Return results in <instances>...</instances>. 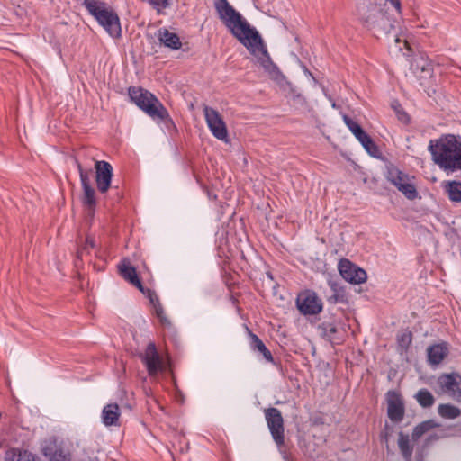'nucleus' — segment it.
Listing matches in <instances>:
<instances>
[{"label":"nucleus","instance_id":"obj_1","mask_svg":"<svg viewBox=\"0 0 461 461\" xmlns=\"http://www.w3.org/2000/svg\"><path fill=\"white\" fill-rule=\"evenodd\" d=\"M215 9L228 30L255 57L256 63L264 72L277 83L283 80L284 77L278 68L271 60L258 32L251 27L247 20L227 0H217Z\"/></svg>","mask_w":461,"mask_h":461},{"label":"nucleus","instance_id":"obj_2","mask_svg":"<svg viewBox=\"0 0 461 461\" xmlns=\"http://www.w3.org/2000/svg\"><path fill=\"white\" fill-rule=\"evenodd\" d=\"M429 151L432 160L447 175L461 170V137L454 134L442 135L431 140Z\"/></svg>","mask_w":461,"mask_h":461},{"label":"nucleus","instance_id":"obj_3","mask_svg":"<svg viewBox=\"0 0 461 461\" xmlns=\"http://www.w3.org/2000/svg\"><path fill=\"white\" fill-rule=\"evenodd\" d=\"M84 6L98 23L113 38L122 36L120 19L117 14L100 0H84Z\"/></svg>","mask_w":461,"mask_h":461},{"label":"nucleus","instance_id":"obj_4","mask_svg":"<svg viewBox=\"0 0 461 461\" xmlns=\"http://www.w3.org/2000/svg\"><path fill=\"white\" fill-rule=\"evenodd\" d=\"M131 100L152 120L160 122L168 118V112L161 102L149 91L140 87H130Z\"/></svg>","mask_w":461,"mask_h":461},{"label":"nucleus","instance_id":"obj_5","mask_svg":"<svg viewBox=\"0 0 461 461\" xmlns=\"http://www.w3.org/2000/svg\"><path fill=\"white\" fill-rule=\"evenodd\" d=\"M265 419L279 453L282 455L284 461H288L287 447L285 443L284 435V420L281 412L276 408L266 409Z\"/></svg>","mask_w":461,"mask_h":461},{"label":"nucleus","instance_id":"obj_6","mask_svg":"<svg viewBox=\"0 0 461 461\" xmlns=\"http://www.w3.org/2000/svg\"><path fill=\"white\" fill-rule=\"evenodd\" d=\"M388 180L397 187L408 199L412 200L417 197V190L411 177L396 167L388 170Z\"/></svg>","mask_w":461,"mask_h":461},{"label":"nucleus","instance_id":"obj_7","mask_svg":"<svg viewBox=\"0 0 461 461\" xmlns=\"http://www.w3.org/2000/svg\"><path fill=\"white\" fill-rule=\"evenodd\" d=\"M207 126L212 134L218 140L227 141L228 131L221 114L213 108L205 106L203 109Z\"/></svg>","mask_w":461,"mask_h":461},{"label":"nucleus","instance_id":"obj_8","mask_svg":"<svg viewBox=\"0 0 461 461\" xmlns=\"http://www.w3.org/2000/svg\"><path fill=\"white\" fill-rule=\"evenodd\" d=\"M438 384L443 393L457 402H461V375L444 374L438 378Z\"/></svg>","mask_w":461,"mask_h":461},{"label":"nucleus","instance_id":"obj_9","mask_svg":"<svg viewBox=\"0 0 461 461\" xmlns=\"http://www.w3.org/2000/svg\"><path fill=\"white\" fill-rule=\"evenodd\" d=\"M42 454L50 461H70L72 457L70 447L56 439L46 442Z\"/></svg>","mask_w":461,"mask_h":461},{"label":"nucleus","instance_id":"obj_10","mask_svg":"<svg viewBox=\"0 0 461 461\" xmlns=\"http://www.w3.org/2000/svg\"><path fill=\"white\" fill-rule=\"evenodd\" d=\"M299 311L303 314H317L322 310V303L317 294L312 291H304L301 293L296 300Z\"/></svg>","mask_w":461,"mask_h":461},{"label":"nucleus","instance_id":"obj_11","mask_svg":"<svg viewBox=\"0 0 461 461\" xmlns=\"http://www.w3.org/2000/svg\"><path fill=\"white\" fill-rule=\"evenodd\" d=\"M338 268L341 276L351 284H362L366 280V273L364 269L358 267L348 259L339 260Z\"/></svg>","mask_w":461,"mask_h":461},{"label":"nucleus","instance_id":"obj_12","mask_svg":"<svg viewBox=\"0 0 461 461\" xmlns=\"http://www.w3.org/2000/svg\"><path fill=\"white\" fill-rule=\"evenodd\" d=\"M96 171V185L97 188L101 193H105L110 185L113 177V167L112 166L104 160L95 162Z\"/></svg>","mask_w":461,"mask_h":461},{"label":"nucleus","instance_id":"obj_13","mask_svg":"<svg viewBox=\"0 0 461 461\" xmlns=\"http://www.w3.org/2000/svg\"><path fill=\"white\" fill-rule=\"evenodd\" d=\"M388 417L393 421H401L404 414L403 402L399 393L389 391L386 393Z\"/></svg>","mask_w":461,"mask_h":461},{"label":"nucleus","instance_id":"obj_14","mask_svg":"<svg viewBox=\"0 0 461 461\" xmlns=\"http://www.w3.org/2000/svg\"><path fill=\"white\" fill-rule=\"evenodd\" d=\"M143 361L150 375H154L164 369L163 362L159 357L154 343L147 346L143 355Z\"/></svg>","mask_w":461,"mask_h":461},{"label":"nucleus","instance_id":"obj_15","mask_svg":"<svg viewBox=\"0 0 461 461\" xmlns=\"http://www.w3.org/2000/svg\"><path fill=\"white\" fill-rule=\"evenodd\" d=\"M118 269L121 276L132 285L136 286L141 293L144 292V286L138 277L137 271L134 267L130 263V260L124 258L118 265Z\"/></svg>","mask_w":461,"mask_h":461},{"label":"nucleus","instance_id":"obj_16","mask_svg":"<svg viewBox=\"0 0 461 461\" xmlns=\"http://www.w3.org/2000/svg\"><path fill=\"white\" fill-rule=\"evenodd\" d=\"M144 292L145 293H142V294H145L149 298L150 303L152 304V306L154 308V313H155L156 317L158 319L159 322L164 327H170L171 326L170 320L166 316L163 307L160 304L158 297L156 294V293L151 291L150 289H145V288H144Z\"/></svg>","mask_w":461,"mask_h":461},{"label":"nucleus","instance_id":"obj_17","mask_svg":"<svg viewBox=\"0 0 461 461\" xmlns=\"http://www.w3.org/2000/svg\"><path fill=\"white\" fill-rule=\"evenodd\" d=\"M5 461H42L41 458L30 450L14 447L5 452Z\"/></svg>","mask_w":461,"mask_h":461},{"label":"nucleus","instance_id":"obj_18","mask_svg":"<svg viewBox=\"0 0 461 461\" xmlns=\"http://www.w3.org/2000/svg\"><path fill=\"white\" fill-rule=\"evenodd\" d=\"M120 417L119 406L116 403L105 405L102 411V422L104 426H116Z\"/></svg>","mask_w":461,"mask_h":461},{"label":"nucleus","instance_id":"obj_19","mask_svg":"<svg viewBox=\"0 0 461 461\" xmlns=\"http://www.w3.org/2000/svg\"><path fill=\"white\" fill-rule=\"evenodd\" d=\"M247 332L249 335L250 348L253 351H258V353L262 354L263 357L267 361L272 362L273 361L272 354L267 349V348L265 346L263 341L256 334H254L250 330H249V328H247Z\"/></svg>","mask_w":461,"mask_h":461},{"label":"nucleus","instance_id":"obj_20","mask_svg":"<svg viewBox=\"0 0 461 461\" xmlns=\"http://www.w3.org/2000/svg\"><path fill=\"white\" fill-rule=\"evenodd\" d=\"M441 186L452 203H461V182L456 180L444 181Z\"/></svg>","mask_w":461,"mask_h":461},{"label":"nucleus","instance_id":"obj_21","mask_svg":"<svg viewBox=\"0 0 461 461\" xmlns=\"http://www.w3.org/2000/svg\"><path fill=\"white\" fill-rule=\"evenodd\" d=\"M448 353L446 343L437 344L428 348V358L430 364L438 365L442 362Z\"/></svg>","mask_w":461,"mask_h":461},{"label":"nucleus","instance_id":"obj_22","mask_svg":"<svg viewBox=\"0 0 461 461\" xmlns=\"http://www.w3.org/2000/svg\"><path fill=\"white\" fill-rule=\"evenodd\" d=\"M158 40L166 47L172 50H178L182 45L179 37L167 29H160L158 31Z\"/></svg>","mask_w":461,"mask_h":461},{"label":"nucleus","instance_id":"obj_23","mask_svg":"<svg viewBox=\"0 0 461 461\" xmlns=\"http://www.w3.org/2000/svg\"><path fill=\"white\" fill-rule=\"evenodd\" d=\"M398 446L400 451L406 460H410L412 456V447L411 445L410 437L403 433L399 434Z\"/></svg>","mask_w":461,"mask_h":461},{"label":"nucleus","instance_id":"obj_24","mask_svg":"<svg viewBox=\"0 0 461 461\" xmlns=\"http://www.w3.org/2000/svg\"><path fill=\"white\" fill-rule=\"evenodd\" d=\"M438 414L445 419H456L461 415V410L452 404H440L438 408Z\"/></svg>","mask_w":461,"mask_h":461},{"label":"nucleus","instance_id":"obj_25","mask_svg":"<svg viewBox=\"0 0 461 461\" xmlns=\"http://www.w3.org/2000/svg\"><path fill=\"white\" fill-rule=\"evenodd\" d=\"M415 398L417 400V402L422 406V407H430L433 405L434 403V397L433 395L430 393V392H429L428 390L426 389H421L420 390L416 395H415Z\"/></svg>","mask_w":461,"mask_h":461},{"label":"nucleus","instance_id":"obj_26","mask_svg":"<svg viewBox=\"0 0 461 461\" xmlns=\"http://www.w3.org/2000/svg\"><path fill=\"white\" fill-rule=\"evenodd\" d=\"M436 427V423L433 420H426L416 426L412 432V438L417 440L426 432Z\"/></svg>","mask_w":461,"mask_h":461},{"label":"nucleus","instance_id":"obj_27","mask_svg":"<svg viewBox=\"0 0 461 461\" xmlns=\"http://www.w3.org/2000/svg\"><path fill=\"white\" fill-rule=\"evenodd\" d=\"M84 196H83V203L87 206L89 209H92L95 205V192L92 186H86L83 188Z\"/></svg>","mask_w":461,"mask_h":461},{"label":"nucleus","instance_id":"obj_28","mask_svg":"<svg viewBox=\"0 0 461 461\" xmlns=\"http://www.w3.org/2000/svg\"><path fill=\"white\" fill-rule=\"evenodd\" d=\"M343 121L352 134L358 132L362 129L357 122L349 118L348 115H343Z\"/></svg>","mask_w":461,"mask_h":461},{"label":"nucleus","instance_id":"obj_29","mask_svg":"<svg viewBox=\"0 0 461 461\" xmlns=\"http://www.w3.org/2000/svg\"><path fill=\"white\" fill-rule=\"evenodd\" d=\"M384 22H385V17L383 14L381 13H377V15H376V19L375 20H372L371 18H367L366 19V23L373 25L374 27L375 26H377V27H380L384 30H386V26L384 24Z\"/></svg>","mask_w":461,"mask_h":461},{"label":"nucleus","instance_id":"obj_30","mask_svg":"<svg viewBox=\"0 0 461 461\" xmlns=\"http://www.w3.org/2000/svg\"><path fill=\"white\" fill-rule=\"evenodd\" d=\"M368 154L376 157L379 153L378 148L371 138L362 145Z\"/></svg>","mask_w":461,"mask_h":461},{"label":"nucleus","instance_id":"obj_31","mask_svg":"<svg viewBox=\"0 0 461 461\" xmlns=\"http://www.w3.org/2000/svg\"><path fill=\"white\" fill-rule=\"evenodd\" d=\"M94 248H95V240L91 237H86L85 245L77 251V258H81L84 252L88 253L89 249Z\"/></svg>","mask_w":461,"mask_h":461},{"label":"nucleus","instance_id":"obj_32","mask_svg":"<svg viewBox=\"0 0 461 461\" xmlns=\"http://www.w3.org/2000/svg\"><path fill=\"white\" fill-rule=\"evenodd\" d=\"M77 168L79 171L80 176V182L82 185V187L91 186L90 185V179H89V174L82 168L81 165L77 163Z\"/></svg>","mask_w":461,"mask_h":461},{"label":"nucleus","instance_id":"obj_33","mask_svg":"<svg viewBox=\"0 0 461 461\" xmlns=\"http://www.w3.org/2000/svg\"><path fill=\"white\" fill-rule=\"evenodd\" d=\"M398 341L401 347L407 348L411 342V332L404 331L398 336Z\"/></svg>","mask_w":461,"mask_h":461},{"label":"nucleus","instance_id":"obj_34","mask_svg":"<svg viewBox=\"0 0 461 461\" xmlns=\"http://www.w3.org/2000/svg\"><path fill=\"white\" fill-rule=\"evenodd\" d=\"M322 327L325 330V336L329 339H333L332 335L337 331L336 326L333 323H323Z\"/></svg>","mask_w":461,"mask_h":461},{"label":"nucleus","instance_id":"obj_35","mask_svg":"<svg viewBox=\"0 0 461 461\" xmlns=\"http://www.w3.org/2000/svg\"><path fill=\"white\" fill-rule=\"evenodd\" d=\"M356 139L363 145L369 140V135L361 129L358 132L353 134Z\"/></svg>","mask_w":461,"mask_h":461},{"label":"nucleus","instance_id":"obj_36","mask_svg":"<svg viewBox=\"0 0 461 461\" xmlns=\"http://www.w3.org/2000/svg\"><path fill=\"white\" fill-rule=\"evenodd\" d=\"M294 61H295V64L301 68L303 71V73L305 74L306 77H309L311 78H312L314 80V78L312 77L311 72L307 69V68L299 60V59L297 57H294Z\"/></svg>","mask_w":461,"mask_h":461},{"label":"nucleus","instance_id":"obj_37","mask_svg":"<svg viewBox=\"0 0 461 461\" xmlns=\"http://www.w3.org/2000/svg\"><path fill=\"white\" fill-rule=\"evenodd\" d=\"M402 42V44L407 47L408 46V43L405 40L402 41L399 37H395L394 39V44H395V48H397V50L399 51H402V48L401 46V43Z\"/></svg>","mask_w":461,"mask_h":461},{"label":"nucleus","instance_id":"obj_38","mask_svg":"<svg viewBox=\"0 0 461 461\" xmlns=\"http://www.w3.org/2000/svg\"><path fill=\"white\" fill-rule=\"evenodd\" d=\"M386 2L390 3L398 13H401V2L400 0H386Z\"/></svg>","mask_w":461,"mask_h":461},{"label":"nucleus","instance_id":"obj_39","mask_svg":"<svg viewBox=\"0 0 461 461\" xmlns=\"http://www.w3.org/2000/svg\"><path fill=\"white\" fill-rule=\"evenodd\" d=\"M399 119L401 121H405L407 120V114L405 113H399Z\"/></svg>","mask_w":461,"mask_h":461},{"label":"nucleus","instance_id":"obj_40","mask_svg":"<svg viewBox=\"0 0 461 461\" xmlns=\"http://www.w3.org/2000/svg\"><path fill=\"white\" fill-rule=\"evenodd\" d=\"M296 100L298 101V103H300L302 104L305 103L304 99L301 98L300 95H297V97L294 98V101H296Z\"/></svg>","mask_w":461,"mask_h":461}]
</instances>
